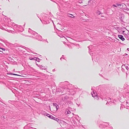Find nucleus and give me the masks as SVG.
I'll return each instance as SVG.
<instances>
[{
    "label": "nucleus",
    "instance_id": "obj_1",
    "mask_svg": "<svg viewBox=\"0 0 129 129\" xmlns=\"http://www.w3.org/2000/svg\"><path fill=\"white\" fill-rule=\"evenodd\" d=\"M78 89V88H75L73 85H72V86H71V87H69L67 89L66 93H67L69 95H74L76 93V90Z\"/></svg>",
    "mask_w": 129,
    "mask_h": 129
},
{
    "label": "nucleus",
    "instance_id": "obj_2",
    "mask_svg": "<svg viewBox=\"0 0 129 129\" xmlns=\"http://www.w3.org/2000/svg\"><path fill=\"white\" fill-rule=\"evenodd\" d=\"M59 85L63 87L64 89H66L67 90L68 88L71 87V86H72V84H70L68 81L61 82L59 83Z\"/></svg>",
    "mask_w": 129,
    "mask_h": 129
},
{
    "label": "nucleus",
    "instance_id": "obj_3",
    "mask_svg": "<svg viewBox=\"0 0 129 129\" xmlns=\"http://www.w3.org/2000/svg\"><path fill=\"white\" fill-rule=\"evenodd\" d=\"M121 99L124 98L125 100H126L125 99L129 98V85L127 87V89H125L123 91V95L121 96Z\"/></svg>",
    "mask_w": 129,
    "mask_h": 129
},
{
    "label": "nucleus",
    "instance_id": "obj_4",
    "mask_svg": "<svg viewBox=\"0 0 129 129\" xmlns=\"http://www.w3.org/2000/svg\"><path fill=\"white\" fill-rule=\"evenodd\" d=\"M51 13H50V16H49V15H46L45 16V17H44V18H43L44 20L45 21H49V20H51L52 21V22L53 23V25L54 26V33H55L56 31V30H55L56 28V26L54 24V23L53 22V21L51 19V17L52 15H51Z\"/></svg>",
    "mask_w": 129,
    "mask_h": 129
},
{
    "label": "nucleus",
    "instance_id": "obj_5",
    "mask_svg": "<svg viewBox=\"0 0 129 129\" xmlns=\"http://www.w3.org/2000/svg\"><path fill=\"white\" fill-rule=\"evenodd\" d=\"M104 128H106V129H112V127L110 126L108 123L107 122H103V123Z\"/></svg>",
    "mask_w": 129,
    "mask_h": 129
},
{
    "label": "nucleus",
    "instance_id": "obj_6",
    "mask_svg": "<svg viewBox=\"0 0 129 129\" xmlns=\"http://www.w3.org/2000/svg\"><path fill=\"white\" fill-rule=\"evenodd\" d=\"M65 113L67 115L68 114V116L69 115L71 114L70 117H69V118L72 117H73V115H74V114L73 113H71V112L68 110H67L65 112Z\"/></svg>",
    "mask_w": 129,
    "mask_h": 129
},
{
    "label": "nucleus",
    "instance_id": "obj_7",
    "mask_svg": "<svg viewBox=\"0 0 129 129\" xmlns=\"http://www.w3.org/2000/svg\"><path fill=\"white\" fill-rule=\"evenodd\" d=\"M60 86V88H58V89H57V93H58V92L60 93V92H61L62 93V91L63 92H64L65 93V91L64 90V89L61 86Z\"/></svg>",
    "mask_w": 129,
    "mask_h": 129
},
{
    "label": "nucleus",
    "instance_id": "obj_8",
    "mask_svg": "<svg viewBox=\"0 0 129 129\" xmlns=\"http://www.w3.org/2000/svg\"><path fill=\"white\" fill-rule=\"evenodd\" d=\"M100 95H99V97L100 98H101L102 100H105V101L107 100V99L104 97H103V95L102 96V94H103V92L102 91V90L101 91V92H100Z\"/></svg>",
    "mask_w": 129,
    "mask_h": 129
},
{
    "label": "nucleus",
    "instance_id": "obj_9",
    "mask_svg": "<svg viewBox=\"0 0 129 129\" xmlns=\"http://www.w3.org/2000/svg\"><path fill=\"white\" fill-rule=\"evenodd\" d=\"M36 35V36L35 38L36 39H37L39 41H42V37L40 35H38H38Z\"/></svg>",
    "mask_w": 129,
    "mask_h": 129
},
{
    "label": "nucleus",
    "instance_id": "obj_10",
    "mask_svg": "<svg viewBox=\"0 0 129 129\" xmlns=\"http://www.w3.org/2000/svg\"><path fill=\"white\" fill-rule=\"evenodd\" d=\"M93 94H92L91 93L92 95V97H93L95 99H96L97 100H98L99 99V95L98 94H96L95 95V93L93 91Z\"/></svg>",
    "mask_w": 129,
    "mask_h": 129
},
{
    "label": "nucleus",
    "instance_id": "obj_11",
    "mask_svg": "<svg viewBox=\"0 0 129 129\" xmlns=\"http://www.w3.org/2000/svg\"><path fill=\"white\" fill-rule=\"evenodd\" d=\"M61 96L62 97V100L63 101H66L69 98L68 96L64 95L63 94L61 95Z\"/></svg>",
    "mask_w": 129,
    "mask_h": 129
},
{
    "label": "nucleus",
    "instance_id": "obj_12",
    "mask_svg": "<svg viewBox=\"0 0 129 129\" xmlns=\"http://www.w3.org/2000/svg\"><path fill=\"white\" fill-rule=\"evenodd\" d=\"M28 32L30 33L31 34L35 35H38V33L31 30V29L29 28L28 30Z\"/></svg>",
    "mask_w": 129,
    "mask_h": 129
},
{
    "label": "nucleus",
    "instance_id": "obj_13",
    "mask_svg": "<svg viewBox=\"0 0 129 129\" xmlns=\"http://www.w3.org/2000/svg\"><path fill=\"white\" fill-rule=\"evenodd\" d=\"M117 5L118 8L122 9L123 8V5L122 4L117 3Z\"/></svg>",
    "mask_w": 129,
    "mask_h": 129
},
{
    "label": "nucleus",
    "instance_id": "obj_14",
    "mask_svg": "<svg viewBox=\"0 0 129 129\" xmlns=\"http://www.w3.org/2000/svg\"><path fill=\"white\" fill-rule=\"evenodd\" d=\"M114 103V101L112 100L110 101H109V100L107 101V103L106 104H109L110 105L112 103Z\"/></svg>",
    "mask_w": 129,
    "mask_h": 129
},
{
    "label": "nucleus",
    "instance_id": "obj_15",
    "mask_svg": "<svg viewBox=\"0 0 129 129\" xmlns=\"http://www.w3.org/2000/svg\"><path fill=\"white\" fill-rule=\"evenodd\" d=\"M118 37L119 38L122 40V41L125 40L124 38H123V36L121 35H118Z\"/></svg>",
    "mask_w": 129,
    "mask_h": 129
},
{
    "label": "nucleus",
    "instance_id": "obj_16",
    "mask_svg": "<svg viewBox=\"0 0 129 129\" xmlns=\"http://www.w3.org/2000/svg\"><path fill=\"white\" fill-rule=\"evenodd\" d=\"M92 59L93 61H96L97 60V58L96 57H94L93 55H92Z\"/></svg>",
    "mask_w": 129,
    "mask_h": 129
},
{
    "label": "nucleus",
    "instance_id": "obj_17",
    "mask_svg": "<svg viewBox=\"0 0 129 129\" xmlns=\"http://www.w3.org/2000/svg\"><path fill=\"white\" fill-rule=\"evenodd\" d=\"M22 48H25L26 49V50H27V51H31V52H32L31 51L30 49H29V48H27V47H25V46H22Z\"/></svg>",
    "mask_w": 129,
    "mask_h": 129
},
{
    "label": "nucleus",
    "instance_id": "obj_18",
    "mask_svg": "<svg viewBox=\"0 0 129 129\" xmlns=\"http://www.w3.org/2000/svg\"><path fill=\"white\" fill-rule=\"evenodd\" d=\"M96 13L98 15H100V14H102V13H101L100 11L99 10H97L96 11Z\"/></svg>",
    "mask_w": 129,
    "mask_h": 129
},
{
    "label": "nucleus",
    "instance_id": "obj_19",
    "mask_svg": "<svg viewBox=\"0 0 129 129\" xmlns=\"http://www.w3.org/2000/svg\"><path fill=\"white\" fill-rule=\"evenodd\" d=\"M35 59H34V60L37 61L38 62H39L40 59H39L37 57H34Z\"/></svg>",
    "mask_w": 129,
    "mask_h": 129
},
{
    "label": "nucleus",
    "instance_id": "obj_20",
    "mask_svg": "<svg viewBox=\"0 0 129 129\" xmlns=\"http://www.w3.org/2000/svg\"><path fill=\"white\" fill-rule=\"evenodd\" d=\"M57 122L58 123V124L57 123V124L58 125H60V123L59 122H61V121L59 119H58L57 118Z\"/></svg>",
    "mask_w": 129,
    "mask_h": 129
},
{
    "label": "nucleus",
    "instance_id": "obj_21",
    "mask_svg": "<svg viewBox=\"0 0 129 129\" xmlns=\"http://www.w3.org/2000/svg\"><path fill=\"white\" fill-rule=\"evenodd\" d=\"M99 127L101 128H104L103 123L101 124L100 125Z\"/></svg>",
    "mask_w": 129,
    "mask_h": 129
},
{
    "label": "nucleus",
    "instance_id": "obj_22",
    "mask_svg": "<svg viewBox=\"0 0 129 129\" xmlns=\"http://www.w3.org/2000/svg\"><path fill=\"white\" fill-rule=\"evenodd\" d=\"M76 119L77 120H78V121H79L80 120V119L79 118V116L77 115L76 116Z\"/></svg>",
    "mask_w": 129,
    "mask_h": 129
},
{
    "label": "nucleus",
    "instance_id": "obj_23",
    "mask_svg": "<svg viewBox=\"0 0 129 129\" xmlns=\"http://www.w3.org/2000/svg\"><path fill=\"white\" fill-rule=\"evenodd\" d=\"M72 121L73 122H72L73 123H74V124L75 125H77V122L76 121H75L74 120V119H73V120H72Z\"/></svg>",
    "mask_w": 129,
    "mask_h": 129
},
{
    "label": "nucleus",
    "instance_id": "obj_24",
    "mask_svg": "<svg viewBox=\"0 0 129 129\" xmlns=\"http://www.w3.org/2000/svg\"><path fill=\"white\" fill-rule=\"evenodd\" d=\"M10 74V75H17V76H19V75H17V74H14V73H10L9 74Z\"/></svg>",
    "mask_w": 129,
    "mask_h": 129
},
{
    "label": "nucleus",
    "instance_id": "obj_25",
    "mask_svg": "<svg viewBox=\"0 0 129 129\" xmlns=\"http://www.w3.org/2000/svg\"><path fill=\"white\" fill-rule=\"evenodd\" d=\"M112 6L116 7H117V3L116 4H113L112 5Z\"/></svg>",
    "mask_w": 129,
    "mask_h": 129
},
{
    "label": "nucleus",
    "instance_id": "obj_26",
    "mask_svg": "<svg viewBox=\"0 0 129 129\" xmlns=\"http://www.w3.org/2000/svg\"><path fill=\"white\" fill-rule=\"evenodd\" d=\"M29 59L30 60H34V59H35V58H33L30 57H29Z\"/></svg>",
    "mask_w": 129,
    "mask_h": 129
},
{
    "label": "nucleus",
    "instance_id": "obj_27",
    "mask_svg": "<svg viewBox=\"0 0 129 129\" xmlns=\"http://www.w3.org/2000/svg\"><path fill=\"white\" fill-rule=\"evenodd\" d=\"M53 116L51 115H50L49 116V117L51 119L52 118H53V117H52Z\"/></svg>",
    "mask_w": 129,
    "mask_h": 129
},
{
    "label": "nucleus",
    "instance_id": "obj_28",
    "mask_svg": "<svg viewBox=\"0 0 129 129\" xmlns=\"http://www.w3.org/2000/svg\"><path fill=\"white\" fill-rule=\"evenodd\" d=\"M68 16L69 17H72L71 16H73V15L72 14H68Z\"/></svg>",
    "mask_w": 129,
    "mask_h": 129
},
{
    "label": "nucleus",
    "instance_id": "obj_29",
    "mask_svg": "<svg viewBox=\"0 0 129 129\" xmlns=\"http://www.w3.org/2000/svg\"><path fill=\"white\" fill-rule=\"evenodd\" d=\"M125 68L127 70H129V68H128V67L127 66H125Z\"/></svg>",
    "mask_w": 129,
    "mask_h": 129
},
{
    "label": "nucleus",
    "instance_id": "obj_30",
    "mask_svg": "<svg viewBox=\"0 0 129 129\" xmlns=\"http://www.w3.org/2000/svg\"><path fill=\"white\" fill-rule=\"evenodd\" d=\"M53 117V118H52L51 119H53V120H56V118L54 117Z\"/></svg>",
    "mask_w": 129,
    "mask_h": 129
},
{
    "label": "nucleus",
    "instance_id": "obj_31",
    "mask_svg": "<svg viewBox=\"0 0 129 129\" xmlns=\"http://www.w3.org/2000/svg\"><path fill=\"white\" fill-rule=\"evenodd\" d=\"M46 114H44V115H46L49 117V116L50 115V114L47 113H45Z\"/></svg>",
    "mask_w": 129,
    "mask_h": 129
},
{
    "label": "nucleus",
    "instance_id": "obj_32",
    "mask_svg": "<svg viewBox=\"0 0 129 129\" xmlns=\"http://www.w3.org/2000/svg\"><path fill=\"white\" fill-rule=\"evenodd\" d=\"M28 128L29 129H36V128H33L32 127H29Z\"/></svg>",
    "mask_w": 129,
    "mask_h": 129
},
{
    "label": "nucleus",
    "instance_id": "obj_33",
    "mask_svg": "<svg viewBox=\"0 0 129 129\" xmlns=\"http://www.w3.org/2000/svg\"><path fill=\"white\" fill-rule=\"evenodd\" d=\"M64 55H62L61 57L60 58V59L61 60V59L62 58H63V59H64Z\"/></svg>",
    "mask_w": 129,
    "mask_h": 129
},
{
    "label": "nucleus",
    "instance_id": "obj_34",
    "mask_svg": "<svg viewBox=\"0 0 129 129\" xmlns=\"http://www.w3.org/2000/svg\"><path fill=\"white\" fill-rule=\"evenodd\" d=\"M58 35V36H59V37H61V38H63V37H64V38H65V37H64L63 36H62V35H60V36H59V35Z\"/></svg>",
    "mask_w": 129,
    "mask_h": 129
},
{
    "label": "nucleus",
    "instance_id": "obj_35",
    "mask_svg": "<svg viewBox=\"0 0 129 129\" xmlns=\"http://www.w3.org/2000/svg\"><path fill=\"white\" fill-rule=\"evenodd\" d=\"M53 104L54 106H55V107L56 108V104L55 103H53Z\"/></svg>",
    "mask_w": 129,
    "mask_h": 129
},
{
    "label": "nucleus",
    "instance_id": "obj_36",
    "mask_svg": "<svg viewBox=\"0 0 129 129\" xmlns=\"http://www.w3.org/2000/svg\"><path fill=\"white\" fill-rule=\"evenodd\" d=\"M9 31H8L9 32H11L12 33H13V32H14L12 30H9Z\"/></svg>",
    "mask_w": 129,
    "mask_h": 129
},
{
    "label": "nucleus",
    "instance_id": "obj_37",
    "mask_svg": "<svg viewBox=\"0 0 129 129\" xmlns=\"http://www.w3.org/2000/svg\"><path fill=\"white\" fill-rule=\"evenodd\" d=\"M63 123L64 124H65V125H68V124L66 122H63Z\"/></svg>",
    "mask_w": 129,
    "mask_h": 129
},
{
    "label": "nucleus",
    "instance_id": "obj_38",
    "mask_svg": "<svg viewBox=\"0 0 129 129\" xmlns=\"http://www.w3.org/2000/svg\"><path fill=\"white\" fill-rule=\"evenodd\" d=\"M69 104H70L71 105H72L73 104V103L72 102H70V103H69Z\"/></svg>",
    "mask_w": 129,
    "mask_h": 129
},
{
    "label": "nucleus",
    "instance_id": "obj_39",
    "mask_svg": "<svg viewBox=\"0 0 129 129\" xmlns=\"http://www.w3.org/2000/svg\"><path fill=\"white\" fill-rule=\"evenodd\" d=\"M0 49H2V50H5V49L4 48H0Z\"/></svg>",
    "mask_w": 129,
    "mask_h": 129
},
{
    "label": "nucleus",
    "instance_id": "obj_40",
    "mask_svg": "<svg viewBox=\"0 0 129 129\" xmlns=\"http://www.w3.org/2000/svg\"><path fill=\"white\" fill-rule=\"evenodd\" d=\"M91 47L92 46H88V48L90 49V48H91Z\"/></svg>",
    "mask_w": 129,
    "mask_h": 129
},
{
    "label": "nucleus",
    "instance_id": "obj_41",
    "mask_svg": "<svg viewBox=\"0 0 129 129\" xmlns=\"http://www.w3.org/2000/svg\"><path fill=\"white\" fill-rule=\"evenodd\" d=\"M57 31H58L60 33H61L62 32L61 31H59V30L58 29H57Z\"/></svg>",
    "mask_w": 129,
    "mask_h": 129
},
{
    "label": "nucleus",
    "instance_id": "obj_42",
    "mask_svg": "<svg viewBox=\"0 0 129 129\" xmlns=\"http://www.w3.org/2000/svg\"><path fill=\"white\" fill-rule=\"evenodd\" d=\"M77 45L78 46V48H79V47H80V45Z\"/></svg>",
    "mask_w": 129,
    "mask_h": 129
},
{
    "label": "nucleus",
    "instance_id": "obj_43",
    "mask_svg": "<svg viewBox=\"0 0 129 129\" xmlns=\"http://www.w3.org/2000/svg\"><path fill=\"white\" fill-rule=\"evenodd\" d=\"M45 113H44V112H43V114H44H44H46Z\"/></svg>",
    "mask_w": 129,
    "mask_h": 129
},
{
    "label": "nucleus",
    "instance_id": "obj_44",
    "mask_svg": "<svg viewBox=\"0 0 129 129\" xmlns=\"http://www.w3.org/2000/svg\"><path fill=\"white\" fill-rule=\"evenodd\" d=\"M127 40H128L129 39V38H127Z\"/></svg>",
    "mask_w": 129,
    "mask_h": 129
},
{
    "label": "nucleus",
    "instance_id": "obj_45",
    "mask_svg": "<svg viewBox=\"0 0 129 129\" xmlns=\"http://www.w3.org/2000/svg\"><path fill=\"white\" fill-rule=\"evenodd\" d=\"M16 26H17L18 27V26H19V27L20 26H18V25H16Z\"/></svg>",
    "mask_w": 129,
    "mask_h": 129
},
{
    "label": "nucleus",
    "instance_id": "obj_46",
    "mask_svg": "<svg viewBox=\"0 0 129 129\" xmlns=\"http://www.w3.org/2000/svg\"><path fill=\"white\" fill-rule=\"evenodd\" d=\"M41 66L42 67H43V66H42V65H41Z\"/></svg>",
    "mask_w": 129,
    "mask_h": 129
},
{
    "label": "nucleus",
    "instance_id": "obj_47",
    "mask_svg": "<svg viewBox=\"0 0 129 129\" xmlns=\"http://www.w3.org/2000/svg\"><path fill=\"white\" fill-rule=\"evenodd\" d=\"M129 49V48H127V50H128V51H129V50H128V49Z\"/></svg>",
    "mask_w": 129,
    "mask_h": 129
},
{
    "label": "nucleus",
    "instance_id": "obj_48",
    "mask_svg": "<svg viewBox=\"0 0 129 129\" xmlns=\"http://www.w3.org/2000/svg\"><path fill=\"white\" fill-rule=\"evenodd\" d=\"M125 55H127V54L125 53Z\"/></svg>",
    "mask_w": 129,
    "mask_h": 129
},
{
    "label": "nucleus",
    "instance_id": "obj_49",
    "mask_svg": "<svg viewBox=\"0 0 129 129\" xmlns=\"http://www.w3.org/2000/svg\"><path fill=\"white\" fill-rule=\"evenodd\" d=\"M124 32V31H123V33Z\"/></svg>",
    "mask_w": 129,
    "mask_h": 129
},
{
    "label": "nucleus",
    "instance_id": "obj_50",
    "mask_svg": "<svg viewBox=\"0 0 129 129\" xmlns=\"http://www.w3.org/2000/svg\"><path fill=\"white\" fill-rule=\"evenodd\" d=\"M99 75L100 76H101V75H100V74H99Z\"/></svg>",
    "mask_w": 129,
    "mask_h": 129
},
{
    "label": "nucleus",
    "instance_id": "obj_51",
    "mask_svg": "<svg viewBox=\"0 0 129 129\" xmlns=\"http://www.w3.org/2000/svg\"><path fill=\"white\" fill-rule=\"evenodd\" d=\"M58 109V108H57V110Z\"/></svg>",
    "mask_w": 129,
    "mask_h": 129
},
{
    "label": "nucleus",
    "instance_id": "obj_52",
    "mask_svg": "<svg viewBox=\"0 0 129 129\" xmlns=\"http://www.w3.org/2000/svg\"><path fill=\"white\" fill-rule=\"evenodd\" d=\"M91 90H92V88H91Z\"/></svg>",
    "mask_w": 129,
    "mask_h": 129
},
{
    "label": "nucleus",
    "instance_id": "obj_53",
    "mask_svg": "<svg viewBox=\"0 0 129 129\" xmlns=\"http://www.w3.org/2000/svg\"><path fill=\"white\" fill-rule=\"evenodd\" d=\"M46 41L47 42V43H48V42H47V41Z\"/></svg>",
    "mask_w": 129,
    "mask_h": 129
},
{
    "label": "nucleus",
    "instance_id": "obj_54",
    "mask_svg": "<svg viewBox=\"0 0 129 129\" xmlns=\"http://www.w3.org/2000/svg\"><path fill=\"white\" fill-rule=\"evenodd\" d=\"M128 32H129V31H128Z\"/></svg>",
    "mask_w": 129,
    "mask_h": 129
}]
</instances>
